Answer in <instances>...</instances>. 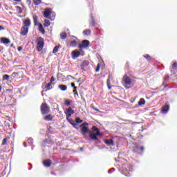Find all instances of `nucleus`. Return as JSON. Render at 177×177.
Returning a JSON list of instances; mask_svg holds the SVG:
<instances>
[{"instance_id": "1", "label": "nucleus", "mask_w": 177, "mask_h": 177, "mask_svg": "<svg viewBox=\"0 0 177 177\" xmlns=\"http://www.w3.org/2000/svg\"><path fill=\"white\" fill-rule=\"evenodd\" d=\"M37 50L39 52H41L42 49H44V46L45 45V41H44V38L39 37L37 39Z\"/></svg>"}, {"instance_id": "2", "label": "nucleus", "mask_w": 177, "mask_h": 177, "mask_svg": "<svg viewBox=\"0 0 177 177\" xmlns=\"http://www.w3.org/2000/svg\"><path fill=\"white\" fill-rule=\"evenodd\" d=\"M52 15V9L50 8H46L43 13L44 17H46V19H50V20L52 19V17H50V15Z\"/></svg>"}, {"instance_id": "3", "label": "nucleus", "mask_w": 177, "mask_h": 177, "mask_svg": "<svg viewBox=\"0 0 177 177\" xmlns=\"http://www.w3.org/2000/svg\"><path fill=\"white\" fill-rule=\"evenodd\" d=\"M97 136H102V133L100 132L93 133L90 131L89 138H91L92 140H97Z\"/></svg>"}, {"instance_id": "4", "label": "nucleus", "mask_w": 177, "mask_h": 177, "mask_svg": "<svg viewBox=\"0 0 177 177\" xmlns=\"http://www.w3.org/2000/svg\"><path fill=\"white\" fill-rule=\"evenodd\" d=\"M89 40L84 39L82 41V44H79V49H84L85 48H88L89 46Z\"/></svg>"}, {"instance_id": "5", "label": "nucleus", "mask_w": 177, "mask_h": 177, "mask_svg": "<svg viewBox=\"0 0 177 177\" xmlns=\"http://www.w3.org/2000/svg\"><path fill=\"white\" fill-rule=\"evenodd\" d=\"M41 111L42 114H48L49 113V108L46 103L41 105Z\"/></svg>"}, {"instance_id": "6", "label": "nucleus", "mask_w": 177, "mask_h": 177, "mask_svg": "<svg viewBox=\"0 0 177 177\" xmlns=\"http://www.w3.org/2000/svg\"><path fill=\"white\" fill-rule=\"evenodd\" d=\"M5 103L9 104L10 103H15V99L10 95H7L4 100Z\"/></svg>"}, {"instance_id": "7", "label": "nucleus", "mask_w": 177, "mask_h": 177, "mask_svg": "<svg viewBox=\"0 0 177 177\" xmlns=\"http://www.w3.org/2000/svg\"><path fill=\"white\" fill-rule=\"evenodd\" d=\"M124 82L126 85H131L132 82V80L128 77V75H125L123 77Z\"/></svg>"}, {"instance_id": "8", "label": "nucleus", "mask_w": 177, "mask_h": 177, "mask_svg": "<svg viewBox=\"0 0 177 177\" xmlns=\"http://www.w3.org/2000/svg\"><path fill=\"white\" fill-rule=\"evenodd\" d=\"M20 34L23 37H25V35H27V34H28V28L26 26H22Z\"/></svg>"}, {"instance_id": "9", "label": "nucleus", "mask_w": 177, "mask_h": 177, "mask_svg": "<svg viewBox=\"0 0 177 177\" xmlns=\"http://www.w3.org/2000/svg\"><path fill=\"white\" fill-rule=\"evenodd\" d=\"M169 111V105L167 104H165L162 107V111L161 113L162 114H167Z\"/></svg>"}, {"instance_id": "10", "label": "nucleus", "mask_w": 177, "mask_h": 177, "mask_svg": "<svg viewBox=\"0 0 177 177\" xmlns=\"http://www.w3.org/2000/svg\"><path fill=\"white\" fill-rule=\"evenodd\" d=\"M80 55L81 53L80 51L75 50L72 52L73 59H77V57H80Z\"/></svg>"}, {"instance_id": "11", "label": "nucleus", "mask_w": 177, "mask_h": 177, "mask_svg": "<svg viewBox=\"0 0 177 177\" xmlns=\"http://www.w3.org/2000/svg\"><path fill=\"white\" fill-rule=\"evenodd\" d=\"M81 131H82V135H85V133H91V131H89V129H88L87 127H82Z\"/></svg>"}, {"instance_id": "12", "label": "nucleus", "mask_w": 177, "mask_h": 177, "mask_svg": "<svg viewBox=\"0 0 177 177\" xmlns=\"http://www.w3.org/2000/svg\"><path fill=\"white\" fill-rule=\"evenodd\" d=\"M1 44H10V40L6 37H1Z\"/></svg>"}, {"instance_id": "13", "label": "nucleus", "mask_w": 177, "mask_h": 177, "mask_svg": "<svg viewBox=\"0 0 177 177\" xmlns=\"http://www.w3.org/2000/svg\"><path fill=\"white\" fill-rule=\"evenodd\" d=\"M24 26L30 27V26H31V20H30L29 18H27L26 19L24 20Z\"/></svg>"}, {"instance_id": "14", "label": "nucleus", "mask_w": 177, "mask_h": 177, "mask_svg": "<svg viewBox=\"0 0 177 177\" xmlns=\"http://www.w3.org/2000/svg\"><path fill=\"white\" fill-rule=\"evenodd\" d=\"M105 144L107 145L108 146H114V141L111 139L110 140H106L104 141Z\"/></svg>"}, {"instance_id": "15", "label": "nucleus", "mask_w": 177, "mask_h": 177, "mask_svg": "<svg viewBox=\"0 0 177 177\" xmlns=\"http://www.w3.org/2000/svg\"><path fill=\"white\" fill-rule=\"evenodd\" d=\"M43 165H44V167H46V168H48V167L52 165V162L50 160H44Z\"/></svg>"}, {"instance_id": "16", "label": "nucleus", "mask_w": 177, "mask_h": 177, "mask_svg": "<svg viewBox=\"0 0 177 177\" xmlns=\"http://www.w3.org/2000/svg\"><path fill=\"white\" fill-rule=\"evenodd\" d=\"M74 113H75V111H74V110H73V109L71 107H69V108L66 109L65 114L73 115V114H74Z\"/></svg>"}, {"instance_id": "17", "label": "nucleus", "mask_w": 177, "mask_h": 177, "mask_svg": "<svg viewBox=\"0 0 177 177\" xmlns=\"http://www.w3.org/2000/svg\"><path fill=\"white\" fill-rule=\"evenodd\" d=\"M44 120H45V121H52L53 120V116L51 114H49L48 115H46L44 118Z\"/></svg>"}, {"instance_id": "18", "label": "nucleus", "mask_w": 177, "mask_h": 177, "mask_svg": "<svg viewBox=\"0 0 177 177\" xmlns=\"http://www.w3.org/2000/svg\"><path fill=\"white\" fill-rule=\"evenodd\" d=\"M87 66H89V61L85 60L80 65V67H81V68H84V67H87Z\"/></svg>"}, {"instance_id": "19", "label": "nucleus", "mask_w": 177, "mask_h": 177, "mask_svg": "<svg viewBox=\"0 0 177 177\" xmlns=\"http://www.w3.org/2000/svg\"><path fill=\"white\" fill-rule=\"evenodd\" d=\"M58 88H59V89L63 91H67V86L65 84H59Z\"/></svg>"}, {"instance_id": "20", "label": "nucleus", "mask_w": 177, "mask_h": 177, "mask_svg": "<svg viewBox=\"0 0 177 177\" xmlns=\"http://www.w3.org/2000/svg\"><path fill=\"white\" fill-rule=\"evenodd\" d=\"M39 31L41 32V34H45V29L44 28V26L41 24H39Z\"/></svg>"}, {"instance_id": "21", "label": "nucleus", "mask_w": 177, "mask_h": 177, "mask_svg": "<svg viewBox=\"0 0 177 177\" xmlns=\"http://www.w3.org/2000/svg\"><path fill=\"white\" fill-rule=\"evenodd\" d=\"M16 10L19 15H21L23 13V9H21V7L20 6H15Z\"/></svg>"}, {"instance_id": "22", "label": "nucleus", "mask_w": 177, "mask_h": 177, "mask_svg": "<svg viewBox=\"0 0 177 177\" xmlns=\"http://www.w3.org/2000/svg\"><path fill=\"white\" fill-rule=\"evenodd\" d=\"M92 31L90 29H86L83 31V35H91Z\"/></svg>"}, {"instance_id": "23", "label": "nucleus", "mask_w": 177, "mask_h": 177, "mask_svg": "<svg viewBox=\"0 0 177 177\" xmlns=\"http://www.w3.org/2000/svg\"><path fill=\"white\" fill-rule=\"evenodd\" d=\"M33 23L35 26H38V17L37 15H33Z\"/></svg>"}, {"instance_id": "24", "label": "nucleus", "mask_w": 177, "mask_h": 177, "mask_svg": "<svg viewBox=\"0 0 177 177\" xmlns=\"http://www.w3.org/2000/svg\"><path fill=\"white\" fill-rule=\"evenodd\" d=\"M60 38L61 39H66V38H67V33H66V32H61Z\"/></svg>"}, {"instance_id": "25", "label": "nucleus", "mask_w": 177, "mask_h": 177, "mask_svg": "<svg viewBox=\"0 0 177 177\" xmlns=\"http://www.w3.org/2000/svg\"><path fill=\"white\" fill-rule=\"evenodd\" d=\"M52 86V83L50 82L49 83H48L45 88H46V92L48 91H50V89H52V88H50V86Z\"/></svg>"}, {"instance_id": "26", "label": "nucleus", "mask_w": 177, "mask_h": 177, "mask_svg": "<svg viewBox=\"0 0 177 177\" xmlns=\"http://www.w3.org/2000/svg\"><path fill=\"white\" fill-rule=\"evenodd\" d=\"M60 45L55 46L53 50V53H57L59 52V48H60Z\"/></svg>"}, {"instance_id": "27", "label": "nucleus", "mask_w": 177, "mask_h": 177, "mask_svg": "<svg viewBox=\"0 0 177 177\" xmlns=\"http://www.w3.org/2000/svg\"><path fill=\"white\" fill-rule=\"evenodd\" d=\"M91 22L90 23V24H91L93 27H95V26H96V23L95 22V19L93 18V15H91Z\"/></svg>"}, {"instance_id": "28", "label": "nucleus", "mask_w": 177, "mask_h": 177, "mask_svg": "<svg viewBox=\"0 0 177 177\" xmlns=\"http://www.w3.org/2000/svg\"><path fill=\"white\" fill-rule=\"evenodd\" d=\"M68 122L71 124V125H72L73 127V128L78 129V127H77V125H78V124H77L71 120H69Z\"/></svg>"}, {"instance_id": "29", "label": "nucleus", "mask_w": 177, "mask_h": 177, "mask_svg": "<svg viewBox=\"0 0 177 177\" xmlns=\"http://www.w3.org/2000/svg\"><path fill=\"white\" fill-rule=\"evenodd\" d=\"M70 45L72 48H75L77 46V40L71 41Z\"/></svg>"}, {"instance_id": "30", "label": "nucleus", "mask_w": 177, "mask_h": 177, "mask_svg": "<svg viewBox=\"0 0 177 177\" xmlns=\"http://www.w3.org/2000/svg\"><path fill=\"white\" fill-rule=\"evenodd\" d=\"M50 26V21L48 19H44V27H49Z\"/></svg>"}, {"instance_id": "31", "label": "nucleus", "mask_w": 177, "mask_h": 177, "mask_svg": "<svg viewBox=\"0 0 177 177\" xmlns=\"http://www.w3.org/2000/svg\"><path fill=\"white\" fill-rule=\"evenodd\" d=\"M41 2H42V0H33V3L36 6H38V5H40V3H41Z\"/></svg>"}, {"instance_id": "32", "label": "nucleus", "mask_w": 177, "mask_h": 177, "mask_svg": "<svg viewBox=\"0 0 177 177\" xmlns=\"http://www.w3.org/2000/svg\"><path fill=\"white\" fill-rule=\"evenodd\" d=\"M146 103V101L145 100L144 98H140V101L138 102L139 106H142V104H145Z\"/></svg>"}, {"instance_id": "33", "label": "nucleus", "mask_w": 177, "mask_h": 177, "mask_svg": "<svg viewBox=\"0 0 177 177\" xmlns=\"http://www.w3.org/2000/svg\"><path fill=\"white\" fill-rule=\"evenodd\" d=\"M127 171H129V172H133V165H129L127 166Z\"/></svg>"}, {"instance_id": "34", "label": "nucleus", "mask_w": 177, "mask_h": 177, "mask_svg": "<svg viewBox=\"0 0 177 177\" xmlns=\"http://www.w3.org/2000/svg\"><path fill=\"white\" fill-rule=\"evenodd\" d=\"M28 142L30 146H32V144L34 143V140L32 138H28Z\"/></svg>"}, {"instance_id": "35", "label": "nucleus", "mask_w": 177, "mask_h": 177, "mask_svg": "<svg viewBox=\"0 0 177 177\" xmlns=\"http://www.w3.org/2000/svg\"><path fill=\"white\" fill-rule=\"evenodd\" d=\"M143 57H145V59H147V60L148 61L151 60V57L149 54L144 55Z\"/></svg>"}, {"instance_id": "36", "label": "nucleus", "mask_w": 177, "mask_h": 177, "mask_svg": "<svg viewBox=\"0 0 177 177\" xmlns=\"http://www.w3.org/2000/svg\"><path fill=\"white\" fill-rule=\"evenodd\" d=\"M10 77L9 75H4L3 76V81H8Z\"/></svg>"}, {"instance_id": "37", "label": "nucleus", "mask_w": 177, "mask_h": 177, "mask_svg": "<svg viewBox=\"0 0 177 177\" xmlns=\"http://www.w3.org/2000/svg\"><path fill=\"white\" fill-rule=\"evenodd\" d=\"M93 131H94V132H100V131L99 130V128H97V127L96 126H93V128H92Z\"/></svg>"}, {"instance_id": "38", "label": "nucleus", "mask_w": 177, "mask_h": 177, "mask_svg": "<svg viewBox=\"0 0 177 177\" xmlns=\"http://www.w3.org/2000/svg\"><path fill=\"white\" fill-rule=\"evenodd\" d=\"M75 122L76 124H81L82 122V120L77 117L75 118Z\"/></svg>"}, {"instance_id": "39", "label": "nucleus", "mask_w": 177, "mask_h": 177, "mask_svg": "<svg viewBox=\"0 0 177 177\" xmlns=\"http://www.w3.org/2000/svg\"><path fill=\"white\" fill-rule=\"evenodd\" d=\"M106 84L108 86V89H111V86L110 85V78H109L106 81Z\"/></svg>"}, {"instance_id": "40", "label": "nucleus", "mask_w": 177, "mask_h": 177, "mask_svg": "<svg viewBox=\"0 0 177 177\" xmlns=\"http://www.w3.org/2000/svg\"><path fill=\"white\" fill-rule=\"evenodd\" d=\"M6 143H8V138H6L3 140V142L1 143V146H5V145H6Z\"/></svg>"}, {"instance_id": "41", "label": "nucleus", "mask_w": 177, "mask_h": 177, "mask_svg": "<svg viewBox=\"0 0 177 177\" xmlns=\"http://www.w3.org/2000/svg\"><path fill=\"white\" fill-rule=\"evenodd\" d=\"M100 70V64H97L96 69H95V73H99Z\"/></svg>"}, {"instance_id": "42", "label": "nucleus", "mask_w": 177, "mask_h": 177, "mask_svg": "<svg viewBox=\"0 0 177 177\" xmlns=\"http://www.w3.org/2000/svg\"><path fill=\"white\" fill-rule=\"evenodd\" d=\"M66 114V120H68V121H71V120H70L69 118H70V117H71V113H65Z\"/></svg>"}, {"instance_id": "43", "label": "nucleus", "mask_w": 177, "mask_h": 177, "mask_svg": "<svg viewBox=\"0 0 177 177\" xmlns=\"http://www.w3.org/2000/svg\"><path fill=\"white\" fill-rule=\"evenodd\" d=\"M73 92V93H75V96H77V97H80V95H78V92H77V88H74Z\"/></svg>"}, {"instance_id": "44", "label": "nucleus", "mask_w": 177, "mask_h": 177, "mask_svg": "<svg viewBox=\"0 0 177 177\" xmlns=\"http://www.w3.org/2000/svg\"><path fill=\"white\" fill-rule=\"evenodd\" d=\"M171 66L174 70L176 69L177 68V62H174Z\"/></svg>"}, {"instance_id": "45", "label": "nucleus", "mask_w": 177, "mask_h": 177, "mask_svg": "<svg viewBox=\"0 0 177 177\" xmlns=\"http://www.w3.org/2000/svg\"><path fill=\"white\" fill-rule=\"evenodd\" d=\"M71 102L68 101V100H65V106H70Z\"/></svg>"}, {"instance_id": "46", "label": "nucleus", "mask_w": 177, "mask_h": 177, "mask_svg": "<svg viewBox=\"0 0 177 177\" xmlns=\"http://www.w3.org/2000/svg\"><path fill=\"white\" fill-rule=\"evenodd\" d=\"M88 123L84 122L83 124H82L80 125V127L82 128L83 127H88Z\"/></svg>"}, {"instance_id": "47", "label": "nucleus", "mask_w": 177, "mask_h": 177, "mask_svg": "<svg viewBox=\"0 0 177 177\" xmlns=\"http://www.w3.org/2000/svg\"><path fill=\"white\" fill-rule=\"evenodd\" d=\"M114 171H115V169H114V168H113V169H109V170L108 171V174H111V172H114Z\"/></svg>"}, {"instance_id": "48", "label": "nucleus", "mask_w": 177, "mask_h": 177, "mask_svg": "<svg viewBox=\"0 0 177 177\" xmlns=\"http://www.w3.org/2000/svg\"><path fill=\"white\" fill-rule=\"evenodd\" d=\"M50 82L52 84V82H55V77L53 76L51 77Z\"/></svg>"}, {"instance_id": "49", "label": "nucleus", "mask_w": 177, "mask_h": 177, "mask_svg": "<svg viewBox=\"0 0 177 177\" xmlns=\"http://www.w3.org/2000/svg\"><path fill=\"white\" fill-rule=\"evenodd\" d=\"M71 86H72V88H74V89H77V86H75V83H71Z\"/></svg>"}, {"instance_id": "50", "label": "nucleus", "mask_w": 177, "mask_h": 177, "mask_svg": "<svg viewBox=\"0 0 177 177\" xmlns=\"http://www.w3.org/2000/svg\"><path fill=\"white\" fill-rule=\"evenodd\" d=\"M129 123L131 124L132 125H135V124H139V122H132V121H129Z\"/></svg>"}, {"instance_id": "51", "label": "nucleus", "mask_w": 177, "mask_h": 177, "mask_svg": "<svg viewBox=\"0 0 177 177\" xmlns=\"http://www.w3.org/2000/svg\"><path fill=\"white\" fill-rule=\"evenodd\" d=\"M164 80L165 81H168L169 80V76H165Z\"/></svg>"}, {"instance_id": "52", "label": "nucleus", "mask_w": 177, "mask_h": 177, "mask_svg": "<svg viewBox=\"0 0 177 177\" xmlns=\"http://www.w3.org/2000/svg\"><path fill=\"white\" fill-rule=\"evenodd\" d=\"M5 30V28L0 25V31H3Z\"/></svg>"}, {"instance_id": "53", "label": "nucleus", "mask_w": 177, "mask_h": 177, "mask_svg": "<svg viewBox=\"0 0 177 177\" xmlns=\"http://www.w3.org/2000/svg\"><path fill=\"white\" fill-rule=\"evenodd\" d=\"M141 151H145V147H140L139 149Z\"/></svg>"}, {"instance_id": "54", "label": "nucleus", "mask_w": 177, "mask_h": 177, "mask_svg": "<svg viewBox=\"0 0 177 177\" xmlns=\"http://www.w3.org/2000/svg\"><path fill=\"white\" fill-rule=\"evenodd\" d=\"M23 49V47L19 46L18 47V52H20Z\"/></svg>"}, {"instance_id": "55", "label": "nucleus", "mask_w": 177, "mask_h": 177, "mask_svg": "<svg viewBox=\"0 0 177 177\" xmlns=\"http://www.w3.org/2000/svg\"><path fill=\"white\" fill-rule=\"evenodd\" d=\"M26 3H28V5H31V1L27 0Z\"/></svg>"}, {"instance_id": "56", "label": "nucleus", "mask_w": 177, "mask_h": 177, "mask_svg": "<svg viewBox=\"0 0 177 177\" xmlns=\"http://www.w3.org/2000/svg\"><path fill=\"white\" fill-rule=\"evenodd\" d=\"M93 110H95V111H100V110H99L97 108H96V107H93Z\"/></svg>"}, {"instance_id": "57", "label": "nucleus", "mask_w": 177, "mask_h": 177, "mask_svg": "<svg viewBox=\"0 0 177 177\" xmlns=\"http://www.w3.org/2000/svg\"><path fill=\"white\" fill-rule=\"evenodd\" d=\"M124 175H125V176H127V177H129V176H131V174H124Z\"/></svg>"}, {"instance_id": "58", "label": "nucleus", "mask_w": 177, "mask_h": 177, "mask_svg": "<svg viewBox=\"0 0 177 177\" xmlns=\"http://www.w3.org/2000/svg\"><path fill=\"white\" fill-rule=\"evenodd\" d=\"M81 69L82 70V71H86V69H85V67L81 68Z\"/></svg>"}, {"instance_id": "59", "label": "nucleus", "mask_w": 177, "mask_h": 177, "mask_svg": "<svg viewBox=\"0 0 177 177\" xmlns=\"http://www.w3.org/2000/svg\"><path fill=\"white\" fill-rule=\"evenodd\" d=\"M8 106H11L12 107H15V104L12 103L11 104H8Z\"/></svg>"}, {"instance_id": "60", "label": "nucleus", "mask_w": 177, "mask_h": 177, "mask_svg": "<svg viewBox=\"0 0 177 177\" xmlns=\"http://www.w3.org/2000/svg\"><path fill=\"white\" fill-rule=\"evenodd\" d=\"M82 100H83V102H84V103H86V101L85 100V98L82 97Z\"/></svg>"}, {"instance_id": "61", "label": "nucleus", "mask_w": 177, "mask_h": 177, "mask_svg": "<svg viewBox=\"0 0 177 177\" xmlns=\"http://www.w3.org/2000/svg\"><path fill=\"white\" fill-rule=\"evenodd\" d=\"M24 147H27V144L26 142H24Z\"/></svg>"}, {"instance_id": "62", "label": "nucleus", "mask_w": 177, "mask_h": 177, "mask_svg": "<svg viewBox=\"0 0 177 177\" xmlns=\"http://www.w3.org/2000/svg\"><path fill=\"white\" fill-rule=\"evenodd\" d=\"M15 2H20L21 0H14Z\"/></svg>"}, {"instance_id": "63", "label": "nucleus", "mask_w": 177, "mask_h": 177, "mask_svg": "<svg viewBox=\"0 0 177 177\" xmlns=\"http://www.w3.org/2000/svg\"><path fill=\"white\" fill-rule=\"evenodd\" d=\"M163 85H164L165 88H167V84H164V83H163Z\"/></svg>"}, {"instance_id": "64", "label": "nucleus", "mask_w": 177, "mask_h": 177, "mask_svg": "<svg viewBox=\"0 0 177 177\" xmlns=\"http://www.w3.org/2000/svg\"><path fill=\"white\" fill-rule=\"evenodd\" d=\"M55 16H56V15H55V14H53V17H55Z\"/></svg>"}]
</instances>
